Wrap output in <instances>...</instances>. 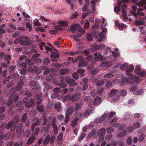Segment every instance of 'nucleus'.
Here are the masks:
<instances>
[{"label": "nucleus", "mask_w": 146, "mask_h": 146, "mask_svg": "<svg viewBox=\"0 0 146 146\" xmlns=\"http://www.w3.org/2000/svg\"><path fill=\"white\" fill-rule=\"evenodd\" d=\"M30 38L28 36H25L24 37L22 36L17 38L14 41L15 44L20 43L26 46L30 44L29 40Z\"/></svg>", "instance_id": "obj_1"}, {"label": "nucleus", "mask_w": 146, "mask_h": 146, "mask_svg": "<svg viewBox=\"0 0 146 146\" xmlns=\"http://www.w3.org/2000/svg\"><path fill=\"white\" fill-rule=\"evenodd\" d=\"M129 77L127 78H123L121 80L122 82L126 83L127 84H132L135 83L137 84L139 83V79L137 77H131L128 76Z\"/></svg>", "instance_id": "obj_2"}, {"label": "nucleus", "mask_w": 146, "mask_h": 146, "mask_svg": "<svg viewBox=\"0 0 146 146\" xmlns=\"http://www.w3.org/2000/svg\"><path fill=\"white\" fill-rule=\"evenodd\" d=\"M23 127V124L22 123H20L18 125L17 123H15L11 128V132H13L16 129L17 133L21 134L24 131L23 130H22Z\"/></svg>", "instance_id": "obj_3"}, {"label": "nucleus", "mask_w": 146, "mask_h": 146, "mask_svg": "<svg viewBox=\"0 0 146 146\" xmlns=\"http://www.w3.org/2000/svg\"><path fill=\"white\" fill-rule=\"evenodd\" d=\"M42 121L43 120L42 119H38V118L36 117H34L32 120L33 123L31 125L32 131H34L35 126H39L41 125Z\"/></svg>", "instance_id": "obj_4"}, {"label": "nucleus", "mask_w": 146, "mask_h": 146, "mask_svg": "<svg viewBox=\"0 0 146 146\" xmlns=\"http://www.w3.org/2000/svg\"><path fill=\"white\" fill-rule=\"evenodd\" d=\"M21 121L27 127L30 125V122L27 120V116L25 114H24L23 116Z\"/></svg>", "instance_id": "obj_5"}, {"label": "nucleus", "mask_w": 146, "mask_h": 146, "mask_svg": "<svg viewBox=\"0 0 146 146\" xmlns=\"http://www.w3.org/2000/svg\"><path fill=\"white\" fill-rule=\"evenodd\" d=\"M134 67L132 65H130L129 68L126 71V74L128 76H130L131 77H136L134 75L130 73L131 72H132L134 70Z\"/></svg>", "instance_id": "obj_6"}, {"label": "nucleus", "mask_w": 146, "mask_h": 146, "mask_svg": "<svg viewBox=\"0 0 146 146\" xmlns=\"http://www.w3.org/2000/svg\"><path fill=\"white\" fill-rule=\"evenodd\" d=\"M66 83L70 84V86H75L77 85L78 83L75 82V80L73 79H68L66 80Z\"/></svg>", "instance_id": "obj_7"}, {"label": "nucleus", "mask_w": 146, "mask_h": 146, "mask_svg": "<svg viewBox=\"0 0 146 146\" xmlns=\"http://www.w3.org/2000/svg\"><path fill=\"white\" fill-rule=\"evenodd\" d=\"M9 99H11L15 103L19 100V97L15 94H12L10 96Z\"/></svg>", "instance_id": "obj_8"}, {"label": "nucleus", "mask_w": 146, "mask_h": 146, "mask_svg": "<svg viewBox=\"0 0 146 146\" xmlns=\"http://www.w3.org/2000/svg\"><path fill=\"white\" fill-rule=\"evenodd\" d=\"M81 95L80 93H77L73 95L71 98V99L73 101L75 102L78 100L81 97Z\"/></svg>", "instance_id": "obj_9"}, {"label": "nucleus", "mask_w": 146, "mask_h": 146, "mask_svg": "<svg viewBox=\"0 0 146 146\" xmlns=\"http://www.w3.org/2000/svg\"><path fill=\"white\" fill-rule=\"evenodd\" d=\"M94 55L96 56L94 58V61H96L98 60H101L103 59V56L99 53L97 52H95L94 54Z\"/></svg>", "instance_id": "obj_10"}, {"label": "nucleus", "mask_w": 146, "mask_h": 146, "mask_svg": "<svg viewBox=\"0 0 146 146\" xmlns=\"http://www.w3.org/2000/svg\"><path fill=\"white\" fill-rule=\"evenodd\" d=\"M74 105L75 106V107H74V110L76 111L80 110L83 106L81 102H76L74 104Z\"/></svg>", "instance_id": "obj_11"}, {"label": "nucleus", "mask_w": 146, "mask_h": 146, "mask_svg": "<svg viewBox=\"0 0 146 146\" xmlns=\"http://www.w3.org/2000/svg\"><path fill=\"white\" fill-rule=\"evenodd\" d=\"M99 25L97 23H95V24H94L92 27L91 29V30L94 33L96 34L98 31L96 30L98 28Z\"/></svg>", "instance_id": "obj_12"}, {"label": "nucleus", "mask_w": 146, "mask_h": 146, "mask_svg": "<svg viewBox=\"0 0 146 146\" xmlns=\"http://www.w3.org/2000/svg\"><path fill=\"white\" fill-rule=\"evenodd\" d=\"M94 33H89L86 34V38L89 41H91L93 39V38L94 37L95 35Z\"/></svg>", "instance_id": "obj_13"}, {"label": "nucleus", "mask_w": 146, "mask_h": 146, "mask_svg": "<svg viewBox=\"0 0 146 146\" xmlns=\"http://www.w3.org/2000/svg\"><path fill=\"white\" fill-rule=\"evenodd\" d=\"M44 87L43 89V92L46 93L48 91L49 89L51 88V87L48 83L46 82L44 83Z\"/></svg>", "instance_id": "obj_14"}, {"label": "nucleus", "mask_w": 146, "mask_h": 146, "mask_svg": "<svg viewBox=\"0 0 146 146\" xmlns=\"http://www.w3.org/2000/svg\"><path fill=\"white\" fill-rule=\"evenodd\" d=\"M102 102V99L100 97H97L94 100L93 103L96 106L100 104Z\"/></svg>", "instance_id": "obj_15"}, {"label": "nucleus", "mask_w": 146, "mask_h": 146, "mask_svg": "<svg viewBox=\"0 0 146 146\" xmlns=\"http://www.w3.org/2000/svg\"><path fill=\"white\" fill-rule=\"evenodd\" d=\"M74 111V107H72L69 108L66 113V115L70 117L73 113Z\"/></svg>", "instance_id": "obj_16"}, {"label": "nucleus", "mask_w": 146, "mask_h": 146, "mask_svg": "<svg viewBox=\"0 0 146 146\" xmlns=\"http://www.w3.org/2000/svg\"><path fill=\"white\" fill-rule=\"evenodd\" d=\"M23 102L22 101H21L18 102L16 104V106L17 107H20L17 109V110L18 111H21L24 108V107L23 106H21L23 104Z\"/></svg>", "instance_id": "obj_17"}, {"label": "nucleus", "mask_w": 146, "mask_h": 146, "mask_svg": "<svg viewBox=\"0 0 146 146\" xmlns=\"http://www.w3.org/2000/svg\"><path fill=\"white\" fill-rule=\"evenodd\" d=\"M80 118L77 117L74 119L72 120L71 125L72 127L74 128L77 125V122L79 121Z\"/></svg>", "instance_id": "obj_18"}, {"label": "nucleus", "mask_w": 146, "mask_h": 146, "mask_svg": "<svg viewBox=\"0 0 146 146\" xmlns=\"http://www.w3.org/2000/svg\"><path fill=\"white\" fill-rule=\"evenodd\" d=\"M50 139V137L49 135H47L44 140L42 143L44 145H46L49 143Z\"/></svg>", "instance_id": "obj_19"}, {"label": "nucleus", "mask_w": 146, "mask_h": 146, "mask_svg": "<svg viewBox=\"0 0 146 146\" xmlns=\"http://www.w3.org/2000/svg\"><path fill=\"white\" fill-rule=\"evenodd\" d=\"M7 72L6 69H4L1 67L0 66V75L2 77H4L5 76Z\"/></svg>", "instance_id": "obj_20"}, {"label": "nucleus", "mask_w": 146, "mask_h": 146, "mask_svg": "<svg viewBox=\"0 0 146 146\" xmlns=\"http://www.w3.org/2000/svg\"><path fill=\"white\" fill-rule=\"evenodd\" d=\"M35 139V137L34 136H31L29 138V140L27 142V144L28 145H30L34 142Z\"/></svg>", "instance_id": "obj_21"}, {"label": "nucleus", "mask_w": 146, "mask_h": 146, "mask_svg": "<svg viewBox=\"0 0 146 146\" xmlns=\"http://www.w3.org/2000/svg\"><path fill=\"white\" fill-rule=\"evenodd\" d=\"M52 127L53 128L54 134L55 135H57L58 132L57 125L55 123H53L52 124Z\"/></svg>", "instance_id": "obj_22"}, {"label": "nucleus", "mask_w": 146, "mask_h": 146, "mask_svg": "<svg viewBox=\"0 0 146 146\" xmlns=\"http://www.w3.org/2000/svg\"><path fill=\"white\" fill-rule=\"evenodd\" d=\"M144 19L143 17H140L139 20L135 21V24L137 26L142 25L144 23Z\"/></svg>", "instance_id": "obj_23"}, {"label": "nucleus", "mask_w": 146, "mask_h": 146, "mask_svg": "<svg viewBox=\"0 0 146 146\" xmlns=\"http://www.w3.org/2000/svg\"><path fill=\"white\" fill-rule=\"evenodd\" d=\"M93 82L94 83H96V85L98 86H101L103 84V82L102 81H99L97 79H94Z\"/></svg>", "instance_id": "obj_24"}, {"label": "nucleus", "mask_w": 146, "mask_h": 146, "mask_svg": "<svg viewBox=\"0 0 146 146\" xmlns=\"http://www.w3.org/2000/svg\"><path fill=\"white\" fill-rule=\"evenodd\" d=\"M11 58V56L9 54H6L5 55L4 58V60L5 61H7V63L8 64H10V62L9 61Z\"/></svg>", "instance_id": "obj_25"}, {"label": "nucleus", "mask_w": 146, "mask_h": 146, "mask_svg": "<svg viewBox=\"0 0 146 146\" xmlns=\"http://www.w3.org/2000/svg\"><path fill=\"white\" fill-rule=\"evenodd\" d=\"M131 13L135 18H137L138 15L139 16H144L145 15V14L143 12L136 13L135 12L132 11Z\"/></svg>", "instance_id": "obj_26"}, {"label": "nucleus", "mask_w": 146, "mask_h": 146, "mask_svg": "<svg viewBox=\"0 0 146 146\" xmlns=\"http://www.w3.org/2000/svg\"><path fill=\"white\" fill-rule=\"evenodd\" d=\"M49 76H50V77L49 78L50 80L52 79L53 78H55L56 76V74L55 73L53 72L50 73H49ZM46 80L47 82H50L49 80V78H46Z\"/></svg>", "instance_id": "obj_27"}, {"label": "nucleus", "mask_w": 146, "mask_h": 146, "mask_svg": "<svg viewBox=\"0 0 146 146\" xmlns=\"http://www.w3.org/2000/svg\"><path fill=\"white\" fill-rule=\"evenodd\" d=\"M106 129L102 128L100 129L98 132V134L99 136H103L105 134Z\"/></svg>", "instance_id": "obj_28"}, {"label": "nucleus", "mask_w": 146, "mask_h": 146, "mask_svg": "<svg viewBox=\"0 0 146 146\" xmlns=\"http://www.w3.org/2000/svg\"><path fill=\"white\" fill-rule=\"evenodd\" d=\"M38 68L37 67H30L28 68L29 71L33 73H35L37 72Z\"/></svg>", "instance_id": "obj_29"}, {"label": "nucleus", "mask_w": 146, "mask_h": 146, "mask_svg": "<svg viewBox=\"0 0 146 146\" xmlns=\"http://www.w3.org/2000/svg\"><path fill=\"white\" fill-rule=\"evenodd\" d=\"M33 102V99H31L26 104L25 106L28 108H30L32 106Z\"/></svg>", "instance_id": "obj_30"}, {"label": "nucleus", "mask_w": 146, "mask_h": 146, "mask_svg": "<svg viewBox=\"0 0 146 146\" xmlns=\"http://www.w3.org/2000/svg\"><path fill=\"white\" fill-rule=\"evenodd\" d=\"M77 25L74 24L73 25L71 26L70 27V29L72 32L74 33L76 30H77Z\"/></svg>", "instance_id": "obj_31"}, {"label": "nucleus", "mask_w": 146, "mask_h": 146, "mask_svg": "<svg viewBox=\"0 0 146 146\" xmlns=\"http://www.w3.org/2000/svg\"><path fill=\"white\" fill-rule=\"evenodd\" d=\"M122 14L123 17L124 19L125 20H127V14L126 10L122 9Z\"/></svg>", "instance_id": "obj_32"}, {"label": "nucleus", "mask_w": 146, "mask_h": 146, "mask_svg": "<svg viewBox=\"0 0 146 146\" xmlns=\"http://www.w3.org/2000/svg\"><path fill=\"white\" fill-rule=\"evenodd\" d=\"M11 135V134L10 133H7L5 134L4 135H0V136H2L3 137V138L1 139V140L3 141L2 140L3 139H9Z\"/></svg>", "instance_id": "obj_33"}, {"label": "nucleus", "mask_w": 146, "mask_h": 146, "mask_svg": "<svg viewBox=\"0 0 146 146\" xmlns=\"http://www.w3.org/2000/svg\"><path fill=\"white\" fill-rule=\"evenodd\" d=\"M21 87L19 85L17 84V86L16 88H12L10 90L11 92L14 91L15 92H16L17 91L20 90H21Z\"/></svg>", "instance_id": "obj_34"}, {"label": "nucleus", "mask_w": 146, "mask_h": 146, "mask_svg": "<svg viewBox=\"0 0 146 146\" xmlns=\"http://www.w3.org/2000/svg\"><path fill=\"white\" fill-rule=\"evenodd\" d=\"M25 61L26 62L27 64L29 66H32L34 64L32 60L29 59H26Z\"/></svg>", "instance_id": "obj_35"}, {"label": "nucleus", "mask_w": 146, "mask_h": 146, "mask_svg": "<svg viewBox=\"0 0 146 146\" xmlns=\"http://www.w3.org/2000/svg\"><path fill=\"white\" fill-rule=\"evenodd\" d=\"M108 115V113H105L101 117L99 120L100 123H102L104 119Z\"/></svg>", "instance_id": "obj_36"}, {"label": "nucleus", "mask_w": 146, "mask_h": 146, "mask_svg": "<svg viewBox=\"0 0 146 146\" xmlns=\"http://www.w3.org/2000/svg\"><path fill=\"white\" fill-rule=\"evenodd\" d=\"M30 131L29 130H27L24 133L23 137L24 138L27 137L29 136L30 134Z\"/></svg>", "instance_id": "obj_37"}, {"label": "nucleus", "mask_w": 146, "mask_h": 146, "mask_svg": "<svg viewBox=\"0 0 146 146\" xmlns=\"http://www.w3.org/2000/svg\"><path fill=\"white\" fill-rule=\"evenodd\" d=\"M19 120V118L18 116H16V117H14L13 118L12 120L11 121V122H12V123L13 124H15V123H17L18 122Z\"/></svg>", "instance_id": "obj_38"}, {"label": "nucleus", "mask_w": 146, "mask_h": 146, "mask_svg": "<svg viewBox=\"0 0 146 146\" xmlns=\"http://www.w3.org/2000/svg\"><path fill=\"white\" fill-rule=\"evenodd\" d=\"M11 121L9 122L7 124H5L6 125L7 129H11V128L12 127L13 125Z\"/></svg>", "instance_id": "obj_39"}, {"label": "nucleus", "mask_w": 146, "mask_h": 146, "mask_svg": "<svg viewBox=\"0 0 146 146\" xmlns=\"http://www.w3.org/2000/svg\"><path fill=\"white\" fill-rule=\"evenodd\" d=\"M29 86L31 87H35V89H36V86L37 87L38 84L36 82L32 81L29 83Z\"/></svg>", "instance_id": "obj_40"}, {"label": "nucleus", "mask_w": 146, "mask_h": 146, "mask_svg": "<svg viewBox=\"0 0 146 146\" xmlns=\"http://www.w3.org/2000/svg\"><path fill=\"white\" fill-rule=\"evenodd\" d=\"M50 56L52 58H58L59 57L58 54L57 53L54 52L50 55Z\"/></svg>", "instance_id": "obj_41"}, {"label": "nucleus", "mask_w": 146, "mask_h": 146, "mask_svg": "<svg viewBox=\"0 0 146 146\" xmlns=\"http://www.w3.org/2000/svg\"><path fill=\"white\" fill-rule=\"evenodd\" d=\"M97 44H92L91 46V49L93 51H96L97 50Z\"/></svg>", "instance_id": "obj_42"}, {"label": "nucleus", "mask_w": 146, "mask_h": 146, "mask_svg": "<svg viewBox=\"0 0 146 146\" xmlns=\"http://www.w3.org/2000/svg\"><path fill=\"white\" fill-rule=\"evenodd\" d=\"M145 4V1L144 0H141L139 2L136 3V5L138 6H143Z\"/></svg>", "instance_id": "obj_43"}, {"label": "nucleus", "mask_w": 146, "mask_h": 146, "mask_svg": "<svg viewBox=\"0 0 146 146\" xmlns=\"http://www.w3.org/2000/svg\"><path fill=\"white\" fill-rule=\"evenodd\" d=\"M85 101L87 102L89 104H90L92 102L91 98L88 96H86L84 98Z\"/></svg>", "instance_id": "obj_44"}, {"label": "nucleus", "mask_w": 146, "mask_h": 146, "mask_svg": "<svg viewBox=\"0 0 146 146\" xmlns=\"http://www.w3.org/2000/svg\"><path fill=\"white\" fill-rule=\"evenodd\" d=\"M9 100L7 102V105L8 107H10L11 108H13V104H14V102L11 99H9Z\"/></svg>", "instance_id": "obj_45"}, {"label": "nucleus", "mask_w": 146, "mask_h": 146, "mask_svg": "<svg viewBox=\"0 0 146 146\" xmlns=\"http://www.w3.org/2000/svg\"><path fill=\"white\" fill-rule=\"evenodd\" d=\"M78 12L77 11H76L74 13L72 14V16L70 17L71 19H76L78 16Z\"/></svg>", "instance_id": "obj_46"}, {"label": "nucleus", "mask_w": 146, "mask_h": 146, "mask_svg": "<svg viewBox=\"0 0 146 146\" xmlns=\"http://www.w3.org/2000/svg\"><path fill=\"white\" fill-rule=\"evenodd\" d=\"M118 23V24H117V23H116V25L119 27V28L121 29H124L126 27V25L123 24H120L118 22H117Z\"/></svg>", "instance_id": "obj_47"}, {"label": "nucleus", "mask_w": 146, "mask_h": 146, "mask_svg": "<svg viewBox=\"0 0 146 146\" xmlns=\"http://www.w3.org/2000/svg\"><path fill=\"white\" fill-rule=\"evenodd\" d=\"M117 92V91L115 90H112L110 93V96L112 97L116 94Z\"/></svg>", "instance_id": "obj_48"}, {"label": "nucleus", "mask_w": 146, "mask_h": 146, "mask_svg": "<svg viewBox=\"0 0 146 146\" xmlns=\"http://www.w3.org/2000/svg\"><path fill=\"white\" fill-rule=\"evenodd\" d=\"M113 76L112 74L110 72L105 74L104 76V78H111Z\"/></svg>", "instance_id": "obj_49"}, {"label": "nucleus", "mask_w": 146, "mask_h": 146, "mask_svg": "<svg viewBox=\"0 0 146 146\" xmlns=\"http://www.w3.org/2000/svg\"><path fill=\"white\" fill-rule=\"evenodd\" d=\"M32 51L33 52L35 53V54L32 56L33 57L36 58L40 56V55L37 53V51L36 50L33 49L32 50Z\"/></svg>", "instance_id": "obj_50"}, {"label": "nucleus", "mask_w": 146, "mask_h": 146, "mask_svg": "<svg viewBox=\"0 0 146 146\" xmlns=\"http://www.w3.org/2000/svg\"><path fill=\"white\" fill-rule=\"evenodd\" d=\"M36 109L39 111L42 112L44 111V108L43 107L40 106H38L36 107Z\"/></svg>", "instance_id": "obj_51"}, {"label": "nucleus", "mask_w": 146, "mask_h": 146, "mask_svg": "<svg viewBox=\"0 0 146 146\" xmlns=\"http://www.w3.org/2000/svg\"><path fill=\"white\" fill-rule=\"evenodd\" d=\"M34 25L36 26H39L40 25V23L39 22V21L37 19H34L33 21Z\"/></svg>", "instance_id": "obj_52"}, {"label": "nucleus", "mask_w": 146, "mask_h": 146, "mask_svg": "<svg viewBox=\"0 0 146 146\" xmlns=\"http://www.w3.org/2000/svg\"><path fill=\"white\" fill-rule=\"evenodd\" d=\"M63 137V135L62 133H59L57 138V140L59 141H62Z\"/></svg>", "instance_id": "obj_53"}, {"label": "nucleus", "mask_w": 146, "mask_h": 146, "mask_svg": "<svg viewBox=\"0 0 146 146\" xmlns=\"http://www.w3.org/2000/svg\"><path fill=\"white\" fill-rule=\"evenodd\" d=\"M35 29L36 31H41L42 32H44L45 30L44 27H37L35 28Z\"/></svg>", "instance_id": "obj_54"}, {"label": "nucleus", "mask_w": 146, "mask_h": 146, "mask_svg": "<svg viewBox=\"0 0 146 146\" xmlns=\"http://www.w3.org/2000/svg\"><path fill=\"white\" fill-rule=\"evenodd\" d=\"M120 94L122 96H125L127 94V91L125 90H123L120 91Z\"/></svg>", "instance_id": "obj_55"}, {"label": "nucleus", "mask_w": 146, "mask_h": 146, "mask_svg": "<svg viewBox=\"0 0 146 146\" xmlns=\"http://www.w3.org/2000/svg\"><path fill=\"white\" fill-rule=\"evenodd\" d=\"M138 74L140 76H145L146 74V73L145 71H142L141 70L139 72L138 71L137 72Z\"/></svg>", "instance_id": "obj_56"}, {"label": "nucleus", "mask_w": 146, "mask_h": 146, "mask_svg": "<svg viewBox=\"0 0 146 146\" xmlns=\"http://www.w3.org/2000/svg\"><path fill=\"white\" fill-rule=\"evenodd\" d=\"M140 126V124L138 122H136L133 125V127L135 129H137Z\"/></svg>", "instance_id": "obj_57"}, {"label": "nucleus", "mask_w": 146, "mask_h": 146, "mask_svg": "<svg viewBox=\"0 0 146 146\" xmlns=\"http://www.w3.org/2000/svg\"><path fill=\"white\" fill-rule=\"evenodd\" d=\"M77 58L79 62H82L84 60L83 57L82 55H80L77 56Z\"/></svg>", "instance_id": "obj_58"}, {"label": "nucleus", "mask_w": 146, "mask_h": 146, "mask_svg": "<svg viewBox=\"0 0 146 146\" xmlns=\"http://www.w3.org/2000/svg\"><path fill=\"white\" fill-rule=\"evenodd\" d=\"M60 72L61 75H64L67 73L68 71L66 69H63L60 70Z\"/></svg>", "instance_id": "obj_59"}, {"label": "nucleus", "mask_w": 146, "mask_h": 146, "mask_svg": "<svg viewBox=\"0 0 146 146\" xmlns=\"http://www.w3.org/2000/svg\"><path fill=\"white\" fill-rule=\"evenodd\" d=\"M27 71V69L25 68H23L21 70L20 72V73L21 74L24 75H25L26 74Z\"/></svg>", "instance_id": "obj_60"}, {"label": "nucleus", "mask_w": 146, "mask_h": 146, "mask_svg": "<svg viewBox=\"0 0 146 146\" xmlns=\"http://www.w3.org/2000/svg\"><path fill=\"white\" fill-rule=\"evenodd\" d=\"M59 96V95L58 94H52L51 96V98L52 99H56L57 98V97Z\"/></svg>", "instance_id": "obj_61"}, {"label": "nucleus", "mask_w": 146, "mask_h": 146, "mask_svg": "<svg viewBox=\"0 0 146 146\" xmlns=\"http://www.w3.org/2000/svg\"><path fill=\"white\" fill-rule=\"evenodd\" d=\"M77 31L80 33L83 34L85 33V30L82 28L80 27L77 29Z\"/></svg>", "instance_id": "obj_62"}, {"label": "nucleus", "mask_w": 146, "mask_h": 146, "mask_svg": "<svg viewBox=\"0 0 146 146\" xmlns=\"http://www.w3.org/2000/svg\"><path fill=\"white\" fill-rule=\"evenodd\" d=\"M77 72L78 74H80L81 76H82L83 74L85 72V71L84 70L82 69L78 70L77 71Z\"/></svg>", "instance_id": "obj_63"}, {"label": "nucleus", "mask_w": 146, "mask_h": 146, "mask_svg": "<svg viewBox=\"0 0 146 146\" xmlns=\"http://www.w3.org/2000/svg\"><path fill=\"white\" fill-rule=\"evenodd\" d=\"M127 65L125 63L123 64L121 67V68L122 70H125L127 68Z\"/></svg>", "instance_id": "obj_64"}]
</instances>
